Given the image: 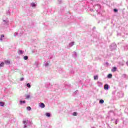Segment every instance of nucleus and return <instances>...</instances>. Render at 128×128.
<instances>
[{"label":"nucleus","instance_id":"4be33fe9","mask_svg":"<svg viewBox=\"0 0 128 128\" xmlns=\"http://www.w3.org/2000/svg\"><path fill=\"white\" fill-rule=\"evenodd\" d=\"M4 38V34L1 35V38Z\"/></svg>","mask_w":128,"mask_h":128},{"label":"nucleus","instance_id":"2eb2a0df","mask_svg":"<svg viewBox=\"0 0 128 128\" xmlns=\"http://www.w3.org/2000/svg\"><path fill=\"white\" fill-rule=\"evenodd\" d=\"M24 60H26L28 58V56H24Z\"/></svg>","mask_w":128,"mask_h":128},{"label":"nucleus","instance_id":"9b49d317","mask_svg":"<svg viewBox=\"0 0 128 128\" xmlns=\"http://www.w3.org/2000/svg\"><path fill=\"white\" fill-rule=\"evenodd\" d=\"M74 42H71L70 44V46H74Z\"/></svg>","mask_w":128,"mask_h":128},{"label":"nucleus","instance_id":"4468645a","mask_svg":"<svg viewBox=\"0 0 128 128\" xmlns=\"http://www.w3.org/2000/svg\"><path fill=\"white\" fill-rule=\"evenodd\" d=\"M31 6H32L34 8V6H36V4L32 3V4H31Z\"/></svg>","mask_w":128,"mask_h":128},{"label":"nucleus","instance_id":"9d476101","mask_svg":"<svg viewBox=\"0 0 128 128\" xmlns=\"http://www.w3.org/2000/svg\"><path fill=\"white\" fill-rule=\"evenodd\" d=\"M23 124H28V120H24L23 121Z\"/></svg>","mask_w":128,"mask_h":128},{"label":"nucleus","instance_id":"aec40b11","mask_svg":"<svg viewBox=\"0 0 128 128\" xmlns=\"http://www.w3.org/2000/svg\"><path fill=\"white\" fill-rule=\"evenodd\" d=\"M26 86L28 88H30V84L29 83L27 84Z\"/></svg>","mask_w":128,"mask_h":128},{"label":"nucleus","instance_id":"1a4fd4ad","mask_svg":"<svg viewBox=\"0 0 128 128\" xmlns=\"http://www.w3.org/2000/svg\"><path fill=\"white\" fill-rule=\"evenodd\" d=\"M18 52L19 54H22V50H18Z\"/></svg>","mask_w":128,"mask_h":128},{"label":"nucleus","instance_id":"20e7f679","mask_svg":"<svg viewBox=\"0 0 128 128\" xmlns=\"http://www.w3.org/2000/svg\"><path fill=\"white\" fill-rule=\"evenodd\" d=\"M104 90H108V85L107 84H105L104 86Z\"/></svg>","mask_w":128,"mask_h":128},{"label":"nucleus","instance_id":"dca6fc26","mask_svg":"<svg viewBox=\"0 0 128 128\" xmlns=\"http://www.w3.org/2000/svg\"><path fill=\"white\" fill-rule=\"evenodd\" d=\"M98 76H94V80H98Z\"/></svg>","mask_w":128,"mask_h":128},{"label":"nucleus","instance_id":"0eeeda50","mask_svg":"<svg viewBox=\"0 0 128 128\" xmlns=\"http://www.w3.org/2000/svg\"><path fill=\"white\" fill-rule=\"evenodd\" d=\"M26 104V100H20V104Z\"/></svg>","mask_w":128,"mask_h":128},{"label":"nucleus","instance_id":"b1692460","mask_svg":"<svg viewBox=\"0 0 128 128\" xmlns=\"http://www.w3.org/2000/svg\"><path fill=\"white\" fill-rule=\"evenodd\" d=\"M106 64H108V62H107V63H106Z\"/></svg>","mask_w":128,"mask_h":128},{"label":"nucleus","instance_id":"6e6552de","mask_svg":"<svg viewBox=\"0 0 128 128\" xmlns=\"http://www.w3.org/2000/svg\"><path fill=\"white\" fill-rule=\"evenodd\" d=\"M46 116H48V118H50V114L48 112H46Z\"/></svg>","mask_w":128,"mask_h":128},{"label":"nucleus","instance_id":"412c9836","mask_svg":"<svg viewBox=\"0 0 128 128\" xmlns=\"http://www.w3.org/2000/svg\"><path fill=\"white\" fill-rule=\"evenodd\" d=\"M114 11L115 12H118V10H117V9H114Z\"/></svg>","mask_w":128,"mask_h":128},{"label":"nucleus","instance_id":"ddd939ff","mask_svg":"<svg viewBox=\"0 0 128 128\" xmlns=\"http://www.w3.org/2000/svg\"><path fill=\"white\" fill-rule=\"evenodd\" d=\"M26 108L28 110H32V108H30V106H28Z\"/></svg>","mask_w":128,"mask_h":128},{"label":"nucleus","instance_id":"a211bd4d","mask_svg":"<svg viewBox=\"0 0 128 128\" xmlns=\"http://www.w3.org/2000/svg\"><path fill=\"white\" fill-rule=\"evenodd\" d=\"M30 95H27L26 96V98L28 100V98H30Z\"/></svg>","mask_w":128,"mask_h":128},{"label":"nucleus","instance_id":"5701e85b","mask_svg":"<svg viewBox=\"0 0 128 128\" xmlns=\"http://www.w3.org/2000/svg\"><path fill=\"white\" fill-rule=\"evenodd\" d=\"M24 80V78H20V80Z\"/></svg>","mask_w":128,"mask_h":128},{"label":"nucleus","instance_id":"39448f33","mask_svg":"<svg viewBox=\"0 0 128 128\" xmlns=\"http://www.w3.org/2000/svg\"><path fill=\"white\" fill-rule=\"evenodd\" d=\"M108 78H112V74H108Z\"/></svg>","mask_w":128,"mask_h":128},{"label":"nucleus","instance_id":"423d86ee","mask_svg":"<svg viewBox=\"0 0 128 128\" xmlns=\"http://www.w3.org/2000/svg\"><path fill=\"white\" fill-rule=\"evenodd\" d=\"M0 106H4V102H0Z\"/></svg>","mask_w":128,"mask_h":128},{"label":"nucleus","instance_id":"6ab92c4d","mask_svg":"<svg viewBox=\"0 0 128 128\" xmlns=\"http://www.w3.org/2000/svg\"><path fill=\"white\" fill-rule=\"evenodd\" d=\"M4 62H2L0 64V66H4Z\"/></svg>","mask_w":128,"mask_h":128},{"label":"nucleus","instance_id":"f257e3e1","mask_svg":"<svg viewBox=\"0 0 128 128\" xmlns=\"http://www.w3.org/2000/svg\"><path fill=\"white\" fill-rule=\"evenodd\" d=\"M40 106L42 108H44L46 106L44 105V103H40Z\"/></svg>","mask_w":128,"mask_h":128},{"label":"nucleus","instance_id":"f8f14e48","mask_svg":"<svg viewBox=\"0 0 128 128\" xmlns=\"http://www.w3.org/2000/svg\"><path fill=\"white\" fill-rule=\"evenodd\" d=\"M104 101L103 100H100V104H104Z\"/></svg>","mask_w":128,"mask_h":128},{"label":"nucleus","instance_id":"7ed1b4c3","mask_svg":"<svg viewBox=\"0 0 128 128\" xmlns=\"http://www.w3.org/2000/svg\"><path fill=\"white\" fill-rule=\"evenodd\" d=\"M4 62L6 64H10V62L8 60H5Z\"/></svg>","mask_w":128,"mask_h":128},{"label":"nucleus","instance_id":"f03ea898","mask_svg":"<svg viewBox=\"0 0 128 128\" xmlns=\"http://www.w3.org/2000/svg\"><path fill=\"white\" fill-rule=\"evenodd\" d=\"M116 71V67H113L112 68V72H114Z\"/></svg>","mask_w":128,"mask_h":128},{"label":"nucleus","instance_id":"f3484780","mask_svg":"<svg viewBox=\"0 0 128 128\" xmlns=\"http://www.w3.org/2000/svg\"><path fill=\"white\" fill-rule=\"evenodd\" d=\"M73 116H78V113H76V112H74L73 113Z\"/></svg>","mask_w":128,"mask_h":128}]
</instances>
